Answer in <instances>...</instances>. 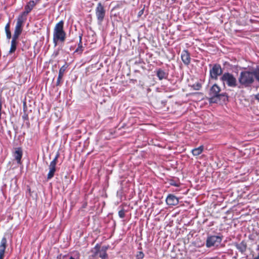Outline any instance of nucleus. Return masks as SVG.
I'll return each mask as SVG.
<instances>
[{
  "mask_svg": "<svg viewBox=\"0 0 259 259\" xmlns=\"http://www.w3.org/2000/svg\"><path fill=\"white\" fill-rule=\"evenodd\" d=\"M256 71L257 68L252 71H244L241 72L238 78L240 84L245 87H250L253 83L254 78L259 82V79L256 77Z\"/></svg>",
  "mask_w": 259,
  "mask_h": 259,
  "instance_id": "nucleus-1",
  "label": "nucleus"
},
{
  "mask_svg": "<svg viewBox=\"0 0 259 259\" xmlns=\"http://www.w3.org/2000/svg\"><path fill=\"white\" fill-rule=\"evenodd\" d=\"M64 21H60L57 23L53 31V43L56 46L59 41L64 42L66 39V32L64 30Z\"/></svg>",
  "mask_w": 259,
  "mask_h": 259,
  "instance_id": "nucleus-2",
  "label": "nucleus"
},
{
  "mask_svg": "<svg viewBox=\"0 0 259 259\" xmlns=\"http://www.w3.org/2000/svg\"><path fill=\"white\" fill-rule=\"evenodd\" d=\"M221 91V88L217 84H214L209 90V102L217 103L219 100L222 99V97H227L226 93H220Z\"/></svg>",
  "mask_w": 259,
  "mask_h": 259,
  "instance_id": "nucleus-3",
  "label": "nucleus"
},
{
  "mask_svg": "<svg viewBox=\"0 0 259 259\" xmlns=\"http://www.w3.org/2000/svg\"><path fill=\"white\" fill-rule=\"evenodd\" d=\"M220 80L223 82L224 84L226 83L229 87L234 88L237 86L236 78L230 73L225 72L223 74Z\"/></svg>",
  "mask_w": 259,
  "mask_h": 259,
  "instance_id": "nucleus-4",
  "label": "nucleus"
},
{
  "mask_svg": "<svg viewBox=\"0 0 259 259\" xmlns=\"http://www.w3.org/2000/svg\"><path fill=\"white\" fill-rule=\"evenodd\" d=\"M209 66L211 67L209 70V78L215 80H217L218 76L223 73V70L221 65L216 63L213 65L209 64Z\"/></svg>",
  "mask_w": 259,
  "mask_h": 259,
  "instance_id": "nucleus-5",
  "label": "nucleus"
},
{
  "mask_svg": "<svg viewBox=\"0 0 259 259\" xmlns=\"http://www.w3.org/2000/svg\"><path fill=\"white\" fill-rule=\"evenodd\" d=\"M95 14L97 19L98 24L101 25L106 15V10L101 3H99L95 9Z\"/></svg>",
  "mask_w": 259,
  "mask_h": 259,
  "instance_id": "nucleus-6",
  "label": "nucleus"
},
{
  "mask_svg": "<svg viewBox=\"0 0 259 259\" xmlns=\"http://www.w3.org/2000/svg\"><path fill=\"white\" fill-rule=\"evenodd\" d=\"M223 239L222 236L212 235L208 236L206 241V246L208 248L218 246Z\"/></svg>",
  "mask_w": 259,
  "mask_h": 259,
  "instance_id": "nucleus-7",
  "label": "nucleus"
},
{
  "mask_svg": "<svg viewBox=\"0 0 259 259\" xmlns=\"http://www.w3.org/2000/svg\"><path fill=\"white\" fill-rule=\"evenodd\" d=\"M108 247L106 246H103L101 248L100 246L97 244L94 247V256H99L102 259H106L108 257V254L106 253Z\"/></svg>",
  "mask_w": 259,
  "mask_h": 259,
  "instance_id": "nucleus-8",
  "label": "nucleus"
},
{
  "mask_svg": "<svg viewBox=\"0 0 259 259\" xmlns=\"http://www.w3.org/2000/svg\"><path fill=\"white\" fill-rule=\"evenodd\" d=\"M59 157V153H57L53 160L50 162V165H49V171L47 175L48 180L52 179L54 176L55 172L56 171V165Z\"/></svg>",
  "mask_w": 259,
  "mask_h": 259,
  "instance_id": "nucleus-9",
  "label": "nucleus"
},
{
  "mask_svg": "<svg viewBox=\"0 0 259 259\" xmlns=\"http://www.w3.org/2000/svg\"><path fill=\"white\" fill-rule=\"evenodd\" d=\"M181 59L186 65L190 64L191 62L190 54L187 50H184L182 52Z\"/></svg>",
  "mask_w": 259,
  "mask_h": 259,
  "instance_id": "nucleus-10",
  "label": "nucleus"
},
{
  "mask_svg": "<svg viewBox=\"0 0 259 259\" xmlns=\"http://www.w3.org/2000/svg\"><path fill=\"white\" fill-rule=\"evenodd\" d=\"M7 243V238L4 237L1 240L0 244V259H4Z\"/></svg>",
  "mask_w": 259,
  "mask_h": 259,
  "instance_id": "nucleus-11",
  "label": "nucleus"
},
{
  "mask_svg": "<svg viewBox=\"0 0 259 259\" xmlns=\"http://www.w3.org/2000/svg\"><path fill=\"white\" fill-rule=\"evenodd\" d=\"M166 202L169 205H176L179 203V199L174 195L169 194L166 197Z\"/></svg>",
  "mask_w": 259,
  "mask_h": 259,
  "instance_id": "nucleus-12",
  "label": "nucleus"
},
{
  "mask_svg": "<svg viewBox=\"0 0 259 259\" xmlns=\"http://www.w3.org/2000/svg\"><path fill=\"white\" fill-rule=\"evenodd\" d=\"M35 5V3L34 1H30L25 6V11L21 13L23 15L27 16L29 13L31 12L33 7Z\"/></svg>",
  "mask_w": 259,
  "mask_h": 259,
  "instance_id": "nucleus-13",
  "label": "nucleus"
},
{
  "mask_svg": "<svg viewBox=\"0 0 259 259\" xmlns=\"http://www.w3.org/2000/svg\"><path fill=\"white\" fill-rule=\"evenodd\" d=\"M67 68V66L66 65H64L60 68L57 80L56 82L57 86L60 85L61 80L63 78L64 73L65 72Z\"/></svg>",
  "mask_w": 259,
  "mask_h": 259,
  "instance_id": "nucleus-14",
  "label": "nucleus"
},
{
  "mask_svg": "<svg viewBox=\"0 0 259 259\" xmlns=\"http://www.w3.org/2000/svg\"><path fill=\"white\" fill-rule=\"evenodd\" d=\"M22 150L20 148H16L14 152V156L18 164L21 163V158L22 156Z\"/></svg>",
  "mask_w": 259,
  "mask_h": 259,
  "instance_id": "nucleus-15",
  "label": "nucleus"
},
{
  "mask_svg": "<svg viewBox=\"0 0 259 259\" xmlns=\"http://www.w3.org/2000/svg\"><path fill=\"white\" fill-rule=\"evenodd\" d=\"M156 75L159 80L166 79L168 76V73L166 72L161 68H159L156 71Z\"/></svg>",
  "mask_w": 259,
  "mask_h": 259,
  "instance_id": "nucleus-16",
  "label": "nucleus"
},
{
  "mask_svg": "<svg viewBox=\"0 0 259 259\" xmlns=\"http://www.w3.org/2000/svg\"><path fill=\"white\" fill-rule=\"evenodd\" d=\"M26 17L27 16L23 15L21 13L17 18L16 26L22 28L23 25L26 20Z\"/></svg>",
  "mask_w": 259,
  "mask_h": 259,
  "instance_id": "nucleus-17",
  "label": "nucleus"
},
{
  "mask_svg": "<svg viewBox=\"0 0 259 259\" xmlns=\"http://www.w3.org/2000/svg\"><path fill=\"white\" fill-rule=\"evenodd\" d=\"M234 245L236 248L241 253L244 252L246 250L247 245L244 241H242L240 243H235Z\"/></svg>",
  "mask_w": 259,
  "mask_h": 259,
  "instance_id": "nucleus-18",
  "label": "nucleus"
},
{
  "mask_svg": "<svg viewBox=\"0 0 259 259\" xmlns=\"http://www.w3.org/2000/svg\"><path fill=\"white\" fill-rule=\"evenodd\" d=\"M82 37V34L81 33L79 34V42L78 44V47L76 48V49L75 50V51H74V53H77L78 54H81L83 51V47L82 45V41H81Z\"/></svg>",
  "mask_w": 259,
  "mask_h": 259,
  "instance_id": "nucleus-19",
  "label": "nucleus"
},
{
  "mask_svg": "<svg viewBox=\"0 0 259 259\" xmlns=\"http://www.w3.org/2000/svg\"><path fill=\"white\" fill-rule=\"evenodd\" d=\"M17 39H14L12 38V39L11 40V48L9 51L10 54L13 53L15 52L17 45Z\"/></svg>",
  "mask_w": 259,
  "mask_h": 259,
  "instance_id": "nucleus-20",
  "label": "nucleus"
},
{
  "mask_svg": "<svg viewBox=\"0 0 259 259\" xmlns=\"http://www.w3.org/2000/svg\"><path fill=\"white\" fill-rule=\"evenodd\" d=\"M203 150V146H200L198 148H194L192 150V154L194 156H198L202 153Z\"/></svg>",
  "mask_w": 259,
  "mask_h": 259,
  "instance_id": "nucleus-21",
  "label": "nucleus"
},
{
  "mask_svg": "<svg viewBox=\"0 0 259 259\" xmlns=\"http://www.w3.org/2000/svg\"><path fill=\"white\" fill-rule=\"evenodd\" d=\"M22 31V28L16 26L15 28L14 33L12 38L14 39H18L19 35L21 34Z\"/></svg>",
  "mask_w": 259,
  "mask_h": 259,
  "instance_id": "nucleus-22",
  "label": "nucleus"
},
{
  "mask_svg": "<svg viewBox=\"0 0 259 259\" xmlns=\"http://www.w3.org/2000/svg\"><path fill=\"white\" fill-rule=\"evenodd\" d=\"M10 22H9L5 26V31L6 33L7 38L9 39H10L12 37L11 32L10 29Z\"/></svg>",
  "mask_w": 259,
  "mask_h": 259,
  "instance_id": "nucleus-23",
  "label": "nucleus"
},
{
  "mask_svg": "<svg viewBox=\"0 0 259 259\" xmlns=\"http://www.w3.org/2000/svg\"><path fill=\"white\" fill-rule=\"evenodd\" d=\"M22 118L24 121H26V124L27 127H29L30 126V123L29 122L28 115L25 112H24Z\"/></svg>",
  "mask_w": 259,
  "mask_h": 259,
  "instance_id": "nucleus-24",
  "label": "nucleus"
},
{
  "mask_svg": "<svg viewBox=\"0 0 259 259\" xmlns=\"http://www.w3.org/2000/svg\"><path fill=\"white\" fill-rule=\"evenodd\" d=\"M192 87L194 90L198 91L201 88L202 85L200 82H196L192 85Z\"/></svg>",
  "mask_w": 259,
  "mask_h": 259,
  "instance_id": "nucleus-25",
  "label": "nucleus"
},
{
  "mask_svg": "<svg viewBox=\"0 0 259 259\" xmlns=\"http://www.w3.org/2000/svg\"><path fill=\"white\" fill-rule=\"evenodd\" d=\"M144 257V253L142 251H138L136 254L137 259H142Z\"/></svg>",
  "mask_w": 259,
  "mask_h": 259,
  "instance_id": "nucleus-26",
  "label": "nucleus"
},
{
  "mask_svg": "<svg viewBox=\"0 0 259 259\" xmlns=\"http://www.w3.org/2000/svg\"><path fill=\"white\" fill-rule=\"evenodd\" d=\"M118 215L119 217L123 219L125 217V210L124 209H122L118 211Z\"/></svg>",
  "mask_w": 259,
  "mask_h": 259,
  "instance_id": "nucleus-27",
  "label": "nucleus"
},
{
  "mask_svg": "<svg viewBox=\"0 0 259 259\" xmlns=\"http://www.w3.org/2000/svg\"><path fill=\"white\" fill-rule=\"evenodd\" d=\"M256 77H257V79H259V67H257V71L256 72Z\"/></svg>",
  "mask_w": 259,
  "mask_h": 259,
  "instance_id": "nucleus-28",
  "label": "nucleus"
},
{
  "mask_svg": "<svg viewBox=\"0 0 259 259\" xmlns=\"http://www.w3.org/2000/svg\"><path fill=\"white\" fill-rule=\"evenodd\" d=\"M254 98H255V100H256L258 101H259V93H258L257 94L255 95Z\"/></svg>",
  "mask_w": 259,
  "mask_h": 259,
  "instance_id": "nucleus-29",
  "label": "nucleus"
},
{
  "mask_svg": "<svg viewBox=\"0 0 259 259\" xmlns=\"http://www.w3.org/2000/svg\"><path fill=\"white\" fill-rule=\"evenodd\" d=\"M143 11H144V9L141 10L139 12V16H141V15L143 14Z\"/></svg>",
  "mask_w": 259,
  "mask_h": 259,
  "instance_id": "nucleus-30",
  "label": "nucleus"
},
{
  "mask_svg": "<svg viewBox=\"0 0 259 259\" xmlns=\"http://www.w3.org/2000/svg\"><path fill=\"white\" fill-rule=\"evenodd\" d=\"M66 255H64V257H63V259L65 257H66ZM69 259H75L73 256H70V257L69 258Z\"/></svg>",
  "mask_w": 259,
  "mask_h": 259,
  "instance_id": "nucleus-31",
  "label": "nucleus"
},
{
  "mask_svg": "<svg viewBox=\"0 0 259 259\" xmlns=\"http://www.w3.org/2000/svg\"><path fill=\"white\" fill-rule=\"evenodd\" d=\"M254 259H259V254L254 258Z\"/></svg>",
  "mask_w": 259,
  "mask_h": 259,
  "instance_id": "nucleus-32",
  "label": "nucleus"
},
{
  "mask_svg": "<svg viewBox=\"0 0 259 259\" xmlns=\"http://www.w3.org/2000/svg\"><path fill=\"white\" fill-rule=\"evenodd\" d=\"M172 185H174V186H178V185H177L175 183H174V184H171Z\"/></svg>",
  "mask_w": 259,
  "mask_h": 259,
  "instance_id": "nucleus-33",
  "label": "nucleus"
},
{
  "mask_svg": "<svg viewBox=\"0 0 259 259\" xmlns=\"http://www.w3.org/2000/svg\"><path fill=\"white\" fill-rule=\"evenodd\" d=\"M171 1L173 2V3H175L176 2V0H171Z\"/></svg>",
  "mask_w": 259,
  "mask_h": 259,
  "instance_id": "nucleus-34",
  "label": "nucleus"
}]
</instances>
